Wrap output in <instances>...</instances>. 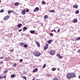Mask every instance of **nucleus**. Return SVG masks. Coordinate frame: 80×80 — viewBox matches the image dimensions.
Instances as JSON below:
<instances>
[{
    "label": "nucleus",
    "instance_id": "nucleus-1",
    "mask_svg": "<svg viewBox=\"0 0 80 80\" xmlns=\"http://www.w3.org/2000/svg\"><path fill=\"white\" fill-rule=\"evenodd\" d=\"M34 55L35 57H39L41 55V53L37 51H36L34 53Z\"/></svg>",
    "mask_w": 80,
    "mask_h": 80
},
{
    "label": "nucleus",
    "instance_id": "nucleus-2",
    "mask_svg": "<svg viewBox=\"0 0 80 80\" xmlns=\"http://www.w3.org/2000/svg\"><path fill=\"white\" fill-rule=\"evenodd\" d=\"M50 54L51 55H54L55 54V50H51L50 52Z\"/></svg>",
    "mask_w": 80,
    "mask_h": 80
},
{
    "label": "nucleus",
    "instance_id": "nucleus-3",
    "mask_svg": "<svg viewBox=\"0 0 80 80\" xmlns=\"http://www.w3.org/2000/svg\"><path fill=\"white\" fill-rule=\"evenodd\" d=\"M66 77L68 79H70L72 78V76L70 74V73L68 74L67 75Z\"/></svg>",
    "mask_w": 80,
    "mask_h": 80
},
{
    "label": "nucleus",
    "instance_id": "nucleus-4",
    "mask_svg": "<svg viewBox=\"0 0 80 80\" xmlns=\"http://www.w3.org/2000/svg\"><path fill=\"white\" fill-rule=\"evenodd\" d=\"M70 74L72 78H73L75 77V74L74 73H70Z\"/></svg>",
    "mask_w": 80,
    "mask_h": 80
},
{
    "label": "nucleus",
    "instance_id": "nucleus-5",
    "mask_svg": "<svg viewBox=\"0 0 80 80\" xmlns=\"http://www.w3.org/2000/svg\"><path fill=\"white\" fill-rule=\"evenodd\" d=\"M10 18V16H7L4 18V20H7L8 18Z\"/></svg>",
    "mask_w": 80,
    "mask_h": 80
},
{
    "label": "nucleus",
    "instance_id": "nucleus-6",
    "mask_svg": "<svg viewBox=\"0 0 80 80\" xmlns=\"http://www.w3.org/2000/svg\"><path fill=\"white\" fill-rule=\"evenodd\" d=\"M36 43L38 47H40V43H39V42H37V41H36Z\"/></svg>",
    "mask_w": 80,
    "mask_h": 80
},
{
    "label": "nucleus",
    "instance_id": "nucleus-7",
    "mask_svg": "<svg viewBox=\"0 0 80 80\" xmlns=\"http://www.w3.org/2000/svg\"><path fill=\"white\" fill-rule=\"evenodd\" d=\"M26 13V10L25 9L22 10V13L23 15H25Z\"/></svg>",
    "mask_w": 80,
    "mask_h": 80
},
{
    "label": "nucleus",
    "instance_id": "nucleus-8",
    "mask_svg": "<svg viewBox=\"0 0 80 80\" xmlns=\"http://www.w3.org/2000/svg\"><path fill=\"white\" fill-rule=\"evenodd\" d=\"M39 10V8L38 7H36L35 8V9H34L33 10L34 12H36V11H38V10Z\"/></svg>",
    "mask_w": 80,
    "mask_h": 80
},
{
    "label": "nucleus",
    "instance_id": "nucleus-9",
    "mask_svg": "<svg viewBox=\"0 0 80 80\" xmlns=\"http://www.w3.org/2000/svg\"><path fill=\"white\" fill-rule=\"evenodd\" d=\"M13 10H9L8 11V14H10L11 13H13Z\"/></svg>",
    "mask_w": 80,
    "mask_h": 80
},
{
    "label": "nucleus",
    "instance_id": "nucleus-10",
    "mask_svg": "<svg viewBox=\"0 0 80 80\" xmlns=\"http://www.w3.org/2000/svg\"><path fill=\"white\" fill-rule=\"evenodd\" d=\"M19 4H20V3H19V2H15L14 3L15 6H18V5H19Z\"/></svg>",
    "mask_w": 80,
    "mask_h": 80
},
{
    "label": "nucleus",
    "instance_id": "nucleus-11",
    "mask_svg": "<svg viewBox=\"0 0 80 80\" xmlns=\"http://www.w3.org/2000/svg\"><path fill=\"white\" fill-rule=\"evenodd\" d=\"M37 71H38V68H36L33 70L32 72H37Z\"/></svg>",
    "mask_w": 80,
    "mask_h": 80
},
{
    "label": "nucleus",
    "instance_id": "nucleus-12",
    "mask_svg": "<svg viewBox=\"0 0 80 80\" xmlns=\"http://www.w3.org/2000/svg\"><path fill=\"white\" fill-rule=\"evenodd\" d=\"M72 22L73 23H77V19H74L72 21Z\"/></svg>",
    "mask_w": 80,
    "mask_h": 80
},
{
    "label": "nucleus",
    "instance_id": "nucleus-13",
    "mask_svg": "<svg viewBox=\"0 0 80 80\" xmlns=\"http://www.w3.org/2000/svg\"><path fill=\"white\" fill-rule=\"evenodd\" d=\"M23 32H25V30H27V28L26 27H24L23 28Z\"/></svg>",
    "mask_w": 80,
    "mask_h": 80
},
{
    "label": "nucleus",
    "instance_id": "nucleus-14",
    "mask_svg": "<svg viewBox=\"0 0 80 80\" xmlns=\"http://www.w3.org/2000/svg\"><path fill=\"white\" fill-rule=\"evenodd\" d=\"M52 40H50L48 41L47 42V43L49 44H50L52 43Z\"/></svg>",
    "mask_w": 80,
    "mask_h": 80
},
{
    "label": "nucleus",
    "instance_id": "nucleus-15",
    "mask_svg": "<svg viewBox=\"0 0 80 80\" xmlns=\"http://www.w3.org/2000/svg\"><path fill=\"white\" fill-rule=\"evenodd\" d=\"M30 33H32V34H33L34 33H35V31L33 30H31L30 31Z\"/></svg>",
    "mask_w": 80,
    "mask_h": 80
},
{
    "label": "nucleus",
    "instance_id": "nucleus-16",
    "mask_svg": "<svg viewBox=\"0 0 80 80\" xmlns=\"http://www.w3.org/2000/svg\"><path fill=\"white\" fill-rule=\"evenodd\" d=\"M22 25V24H19L18 25L17 27H18V28H20V27H21Z\"/></svg>",
    "mask_w": 80,
    "mask_h": 80
},
{
    "label": "nucleus",
    "instance_id": "nucleus-17",
    "mask_svg": "<svg viewBox=\"0 0 80 80\" xmlns=\"http://www.w3.org/2000/svg\"><path fill=\"white\" fill-rule=\"evenodd\" d=\"M73 7L74 8H78V6L77 5H74L73 6Z\"/></svg>",
    "mask_w": 80,
    "mask_h": 80
},
{
    "label": "nucleus",
    "instance_id": "nucleus-18",
    "mask_svg": "<svg viewBox=\"0 0 80 80\" xmlns=\"http://www.w3.org/2000/svg\"><path fill=\"white\" fill-rule=\"evenodd\" d=\"M49 12H50V13H51L52 12H55V10H49Z\"/></svg>",
    "mask_w": 80,
    "mask_h": 80
},
{
    "label": "nucleus",
    "instance_id": "nucleus-19",
    "mask_svg": "<svg viewBox=\"0 0 80 80\" xmlns=\"http://www.w3.org/2000/svg\"><path fill=\"white\" fill-rule=\"evenodd\" d=\"M7 72H8V70H6L3 71V73H7Z\"/></svg>",
    "mask_w": 80,
    "mask_h": 80
},
{
    "label": "nucleus",
    "instance_id": "nucleus-20",
    "mask_svg": "<svg viewBox=\"0 0 80 80\" xmlns=\"http://www.w3.org/2000/svg\"><path fill=\"white\" fill-rule=\"evenodd\" d=\"M76 14H78L79 13V11L78 10H77L76 11Z\"/></svg>",
    "mask_w": 80,
    "mask_h": 80
},
{
    "label": "nucleus",
    "instance_id": "nucleus-21",
    "mask_svg": "<svg viewBox=\"0 0 80 80\" xmlns=\"http://www.w3.org/2000/svg\"><path fill=\"white\" fill-rule=\"evenodd\" d=\"M48 47H44V50H47V49H48Z\"/></svg>",
    "mask_w": 80,
    "mask_h": 80
},
{
    "label": "nucleus",
    "instance_id": "nucleus-22",
    "mask_svg": "<svg viewBox=\"0 0 80 80\" xmlns=\"http://www.w3.org/2000/svg\"><path fill=\"white\" fill-rule=\"evenodd\" d=\"M11 78H14L15 77V74H12L11 75Z\"/></svg>",
    "mask_w": 80,
    "mask_h": 80
},
{
    "label": "nucleus",
    "instance_id": "nucleus-23",
    "mask_svg": "<svg viewBox=\"0 0 80 80\" xmlns=\"http://www.w3.org/2000/svg\"><path fill=\"white\" fill-rule=\"evenodd\" d=\"M52 71H55L56 70V69L55 68H52Z\"/></svg>",
    "mask_w": 80,
    "mask_h": 80
},
{
    "label": "nucleus",
    "instance_id": "nucleus-24",
    "mask_svg": "<svg viewBox=\"0 0 80 80\" xmlns=\"http://www.w3.org/2000/svg\"><path fill=\"white\" fill-rule=\"evenodd\" d=\"M4 12V10L3 9H1V11H0V12L1 13H3Z\"/></svg>",
    "mask_w": 80,
    "mask_h": 80
},
{
    "label": "nucleus",
    "instance_id": "nucleus-25",
    "mask_svg": "<svg viewBox=\"0 0 80 80\" xmlns=\"http://www.w3.org/2000/svg\"><path fill=\"white\" fill-rule=\"evenodd\" d=\"M24 47L25 48H27V47H28V46L26 44H25L24 45Z\"/></svg>",
    "mask_w": 80,
    "mask_h": 80
},
{
    "label": "nucleus",
    "instance_id": "nucleus-26",
    "mask_svg": "<svg viewBox=\"0 0 80 80\" xmlns=\"http://www.w3.org/2000/svg\"><path fill=\"white\" fill-rule=\"evenodd\" d=\"M52 80H58V79L57 78H55Z\"/></svg>",
    "mask_w": 80,
    "mask_h": 80
},
{
    "label": "nucleus",
    "instance_id": "nucleus-27",
    "mask_svg": "<svg viewBox=\"0 0 80 80\" xmlns=\"http://www.w3.org/2000/svg\"><path fill=\"white\" fill-rule=\"evenodd\" d=\"M47 18H48V16H45L44 17V18L45 19H47Z\"/></svg>",
    "mask_w": 80,
    "mask_h": 80
},
{
    "label": "nucleus",
    "instance_id": "nucleus-28",
    "mask_svg": "<svg viewBox=\"0 0 80 80\" xmlns=\"http://www.w3.org/2000/svg\"><path fill=\"white\" fill-rule=\"evenodd\" d=\"M16 66H17V63H15L13 64V66L14 67H16Z\"/></svg>",
    "mask_w": 80,
    "mask_h": 80
},
{
    "label": "nucleus",
    "instance_id": "nucleus-29",
    "mask_svg": "<svg viewBox=\"0 0 80 80\" xmlns=\"http://www.w3.org/2000/svg\"><path fill=\"white\" fill-rule=\"evenodd\" d=\"M22 78H24V79H25V80H26V77L24 76H22Z\"/></svg>",
    "mask_w": 80,
    "mask_h": 80
},
{
    "label": "nucleus",
    "instance_id": "nucleus-30",
    "mask_svg": "<svg viewBox=\"0 0 80 80\" xmlns=\"http://www.w3.org/2000/svg\"><path fill=\"white\" fill-rule=\"evenodd\" d=\"M42 5H45V2L44 1H42Z\"/></svg>",
    "mask_w": 80,
    "mask_h": 80
},
{
    "label": "nucleus",
    "instance_id": "nucleus-31",
    "mask_svg": "<svg viewBox=\"0 0 80 80\" xmlns=\"http://www.w3.org/2000/svg\"><path fill=\"white\" fill-rule=\"evenodd\" d=\"M50 36H51L52 37V36H53V34L52 33H51L50 34Z\"/></svg>",
    "mask_w": 80,
    "mask_h": 80
},
{
    "label": "nucleus",
    "instance_id": "nucleus-32",
    "mask_svg": "<svg viewBox=\"0 0 80 80\" xmlns=\"http://www.w3.org/2000/svg\"><path fill=\"white\" fill-rule=\"evenodd\" d=\"M26 12H29V9H27L26 10Z\"/></svg>",
    "mask_w": 80,
    "mask_h": 80
},
{
    "label": "nucleus",
    "instance_id": "nucleus-33",
    "mask_svg": "<svg viewBox=\"0 0 80 80\" xmlns=\"http://www.w3.org/2000/svg\"><path fill=\"white\" fill-rule=\"evenodd\" d=\"M48 45H48V44H46V47H48Z\"/></svg>",
    "mask_w": 80,
    "mask_h": 80
},
{
    "label": "nucleus",
    "instance_id": "nucleus-34",
    "mask_svg": "<svg viewBox=\"0 0 80 80\" xmlns=\"http://www.w3.org/2000/svg\"><path fill=\"white\" fill-rule=\"evenodd\" d=\"M58 58H60V59L62 58V56H59V57H58Z\"/></svg>",
    "mask_w": 80,
    "mask_h": 80
},
{
    "label": "nucleus",
    "instance_id": "nucleus-35",
    "mask_svg": "<svg viewBox=\"0 0 80 80\" xmlns=\"http://www.w3.org/2000/svg\"><path fill=\"white\" fill-rule=\"evenodd\" d=\"M46 67V64H44L43 65V68H45Z\"/></svg>",
    "mask_w": 80,
    "mask_h": 80
},
{
    "label": "nucleus",
    "instance_id": "nucleus-36",
    "mask_svg": "<svg viewBox=\"0 0 80 80\" xmlns=\"http://www.w3.org/2000/svg\"><path fill=\"white\" fill-rule=\"evenodd\" d=\"M0 79H3V77L2 76H0Z\"/></svg>",
    "mask_w": 80,
    "mask_h": 80
},
{
    "label": "nucleus",
    "instance_id": "nucleus-37",
    "mask_svg": "<svg viewBox=\"0 0 80 80\" xmlns=\"http://www.w3.org/2000/svg\"><path fill=\"white\" fill-rule=\"evenodd\" d=\"M80 40V37H78V38H77V40Z\"/></svg>",
    "mask_w": 80,
    "mask_h": 80
},
{
    "label": "nucleus",
    "instance_id": "nucleus-38",
    "mask_svg": "<svg viewBox=\"0 0 80 80\" xmlns=\"http://www.w3.org/2000/svg\"><path fill=\"white\" fill-rule=\"evenodd\" d=\"M21 45H24V43H20Z\"/></svg>",
    "mask_w": 80,
    "mask_h": 80
},
{
    "label": "nucleus",
    "instance_id": "nucleus-39",
    "mask_svg": "<svg viewBox=\"0 0 80 80\" xmlns=\"http://www.w3.org/2000/svg\"><path fill=\"white\" fill-rule=\"evenodd\" d=\"M20 62H23V59H20Z\"/></svg>",
    "mask_w": 80,
    "mask_h": 80
},
{
    "label": "nucleus",
    "instance_id": "nucleus-40",
    "mask_svg": "<svg viewBox=\"0 0 80 80\" xmlns=\"http://www.w3.org/2000/svg\"><path fill=\"white\" fill-rule=\"evenodd\" d=\"M60 54H57V56L58 57L60 56Z\"/></svg>",
    "mask_w": 80,
    "mask_h": 80
},
{
    "label": "nucleus",
    "instance_id": "nucleus-41",
    "mask_svg": "<svg viewBox=\"0 0 80 80\" xmlns=\"http://www.w3.org/2000/svg\"><path fill=\"white\" fill-rule=\"evenodd\" d=\"M8 58H5V60L6 61H7V60H8Z\"/></svg>",
    "mask_w": 80,
    "mask_h": 80
},
{
    "label": "nucleus",
    "instance_id": "nucleus-42",
    "mask_svg": "<svg viewBox=\"0 0 80 80\" xmlns=\"http://www.w3.org/2000/svg\"><path fill=\"white\" fill-rule=\"evenodd\" d=\"M48 75V76H52V74H49Z\"/></svg>",
    "mask_w": 80,
    "mask_h": 80
},
{
    "label": "nucleus",
    "instance_id": "nucleus-43",
    "mask_svg": "<svg viewBox=\"0 0 80 80\" xmlns=\"http://www.w3.org/2000/svg\"><path fill=\"white\" fill-rule=\"evenodd\" d=\"M3 78H6V76H5L3 77H2Z\"/></svg>",
    "mask_w": 80,
    "mask_h": 80
},
{
    "label": "nucleus",
    "instance_id": "nucleus-44",
    "mask_svg": "<svg viewBox=\"0 0 80 80\" xmlns=\"http://www.w3.org/2000/svg\"><path fill=\"white\" fill-rule=\"evenodd\" d=\"M78 53H80V50H79L78 52H77Z\"/></svg>",
    "mask_w": 80,
    "mask_h": 80
},
{
    "label": "nucleus",
    "instance_id": "nucleus-45",
    "mask_svg": "<svg viewBox=\"0 0 80 80\" xmlns=\"http://www.w3.org/2000/svg\"><path fill=\"white\" fill-rule=\"evenodd\" d=\"M1 59H3V58H4L3 57H1L0 58Z\"/></svg>",
    "mask_w": 80,
    "mask_h": 80
},
{
    "label": "nucleus",
    "instance_id": "nucleus-46",
    "mask_svg": "<svg viewBox=\"0 0 80 80\" xmlns=\"http://www.w3.org/2000/svg\"><path fill=\"white\" fill-rule=\"evenodd\" d=\"M60 31V29H58V32H59Z\"/></svg>",
    "mask_w": 80,
    "mask_h": 80
},
{
    "label": "nucleus",
    "instance_id": "nucleus-47",
    "mask_svg": "<svg viewBox=\"0 0 80 80\" xmlns=\"http://www.w3.org/2000/svg\"><path fill=\"white\" fill-rule=\"evenodd\" d=\"M22 31V29H20L19 30V32H21Z\"/></svg>",
    "mask_w": 80,
    "mask_h": 80
},
{
    "label": "nucleus",
    "instance_id": "nucleus-48",
    "mask_svg": "<svg viewBox=\"0 0 80 80\" xmlns=\"http://www.w3.org/2000/svg\"><path fill=\"white\" fill-rule=\"evenodd\" d=\"M54 32H56V30H54Z\"/></svg>",
    "mask_w": 80,
    "mask_h": 80
},
{
    "label": "nucleus",
    "instance_id": "nucleus-49",
    "mask_svg": "<svg viewBox=\"0 0 80 80\" xmlns=\"http://www.w3.org/2000/svg\"><path fill=\"white\" fill-rule=\"evenodd\" d=\"M21 35L22 36V35H24V34H21Z\"/></svg>",
    "mask_w": 80,
    "mask_h": 80
},
{
    "label": "nucleus",
    "instance_id": "nucleus-50",
    "mask_svg": "<svg viewBox=\"0 0 80 80\" xmlns=\"http://www.w3.org/2000/svg\"><path fill=\"white\" fill-rule=\"evenodd\" d=\"M35 80V78H33V79H32V80Z\"/></svg>",
    "mask_w": 80,
    "mask_h": 80
},
{
    "label": "nucleus",
    "instance_id": "nucleus-51",
    "mask_svg": "<svg viewBox=\"0 0 80 80\" xmlns=\"http://www.w3.org/2000/svg\"><path fill=\"white\" fill-rule=\"evenodd\" d=\"M58 8L59 9H60V7H58Z\"/></svg>",
    "mask_w": 80,
    "mask_h": 80
},
{
    "label": "nucleus",
    "instance_id": "nucleus-52",
    "mask_svg": "<svg viewBox=\"0 0 80 80\" xmlns=\"http://www.w3.org/2000/svg\"><path fill=\"white\" fill-rule=\"evenodd\" d=\"M1 63H3V62H1Z\"/></svg>",
    "mask_w": 80,
    "mask_h": 80
},
{
    "label": "nucleus",
    "instance_id": "nucleus-53",
    "mask_svg": "<svg viewBox=\"0 0 80 80\" xmlns=\"http://www.w3.org/2000/svg\"><path fill=\"white\" fill-rule=\"evenodd\" d=\"M58 71L60 70V69H58Z\"/></svg>",
    "mask_w": 80,
    "mask_h": 80
},
{
    "label": "nucleus",
    "instance_id": "nucleus-54",
    "mask_svg": "<svg viewBox=\"0 0 80 80\" xmlns=\"http://www.w3.org/2000/svg\"><path fill=\"white\" fill-rule=\"evenodd\" d=\"M78 77H79V78L80 79V76H79Z\"/></svg>",
    "mask_w": 80,
    "mask_h": 80
},
{
    "label": "nucleus",
    "instance_id": "nucleus-55",
    "mask_svg": "<svg viewBox=\"0 0 80 80\" xmlns=\"http://www.w3.org/2000/svg\"><path fill=\"white\" fill-rule=\"evenodd\" d=\"M51 32H53V30H52L51 31Z\"/></svg>",
    "mask_w": 80,
    "mask_h": 80
},
{
    "label": "nucleus",
    "instance_id": "nucleus-56",
    "mask_svg": "<svg viewBox=\"0 0 80 80\" xmlns=\"http://www.w3.org/2000/svg\"><path fill=\"white\" fill-rule=\"evenodd\" d=\"M1 0H0V3H1Z\"/></svg>",
    "mask_w": 80,
    "mask_h": 80
},
{
    "label": "nucleus",
    "instance_id": "nucleus-57",
    "mask_svg": "<svg viewBox=\"0 0 80 80\" xmlns=\"http://www.w3.org/2000/svg\"><path fill=\"white\" fill-rule=\"evenodd\" d=\"M13 50H12L11 51V52H13Z\"/></svg>",
    "mask_w": 80,
    "mask_h": 80
},
{
    "label": "nucleus",
    "instance_id": "nucleus-58",
    "mask_svg": "<svg viewBox=\"0 0 80 80\" xmlns=\"http://www.w3.org/2000/svg\"><path fill=\"white\" fill-rule=\"evenodd\" d=\"M36 80H38V79H37Z\"/></svg>",
    "mask_w": 80,
    "mask_h": 80
},
{
    "label": "nucleus",
    "instance_id": "nucleus-59",
    "mask_svg": "<svg viewBox=\"0 0 80 80\" xmlns=\"http://www.w3.org/2000/svg\"><path fill=\"white\" fill-rule=\"evenodd\" d=\"M1 68V67H0V68Z\"/></svg>",
    "mask_w": 80,
    "mask_h": 80
}]
</instances>
